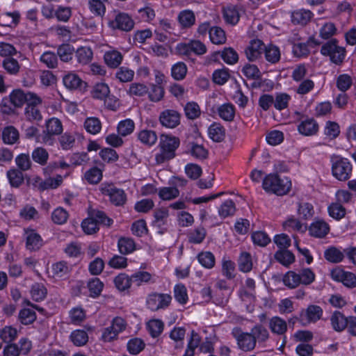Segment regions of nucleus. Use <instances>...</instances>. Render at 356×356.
I'll use <instances>...</instances> for the list:
<instances>
[{
    "mask_svg": "<svg viewBox=\"0 0 356 356\" xmlns=\"http://www.w3.org/2000/svg\"><path fill=\"white\" fill-rule=\"evenodd\" d=\"M180 140L179 138L167 134H162L160 138L161 152L156 155L157 163H163L175 158V151L179 147Z\"/></svg>",
    "mask_w": 356,
    "mask_h": 356,
    "instance_id": "1",
    "label": "nucleus"
},
{
    "mask_svg": "<svg viewBox=\"0 0 356 356\" xmlns=\"http://www.w3.org/2000/svg\"><path fill=\"white\" fill-rule=\"evenodd\" d=\"M291 188V182L288 177H280L275 174L267 175L263 180V188L268 193L277 195L286 194Z\"/></svg>",
    "mask_w": 356,
    "mask_h": 356,
    "instance_id": "2",
    "label": "nucleus"
},
{
    "mask_svg": "<svg viewBox=\"0 0 356 356\" xmlns=\"http://www.w3.org/2000/svg\"><path fill=\"white\" fill-rule=\"evenodd\" d=\"M322 308L316 305H310L306 309H302L298 316H294L291 321H298L302 326H308L311 323H315L323 316Z\"/></svg>",
    "mask_w": 356,
    "mask_h": 356,
    "instance_id": "3",
    "label": "nucleus"
},
{
    "mask_svg": "<svg viewBox=\"0 0 356 356\" xmlns=\"http://www.w3.org/2000/svg\"><path fill=\"white\" fill-rule=\"evenodd\" d=\"M99 191L102 195L108 196L110 202L115 206H123L127 202V195L124 190L117 188L113 183L101 184Z\"/></svg>",
    "mask_w": 356,
    "mask_h": 356,
    "instance_id": "4",
    "label": "nucleus"
},
{
    "mask_svg": "<svg viewBox=\"0 0 356 356\" xmlns=\"http://www.w3.org/2000/svg\"><path fill=\"white\" fill-rule=\"evenodd\" d=\"M332 175L339 181H346L350 177L352 165L347 159L336 158L332 166Z\"/></svg>",
    "mask_w": 356,
    "mask_h": 356,
    "instance_id": "5",
    "label": "nucleus"
},
{
    "mask_svg": "<svg viewBox=\"0 0 356 356\" xmlns=\"http://www.w3.org/2000/svg\"><path fill=\"white\" fill-rule=\"evenodd\" d=\"M10 100L15 107H22L26 102L41 103V99L35 93L24 92L23 90L18 89L13 90L10 95Z\"/></svg>",
    "mask_w": 356,
    "mask_h": 356,
    "instance_id": "6",
    "label": "nucleus"
},
{
    "mask_svg": "<svg viewBox=\"0 0 356 356\" xmlns=\"http://www.w3.org/2000/svg\"><path fill=\"white\" fill-rule=\"evenodd\" d=\"M172 297L169 294L154 293L149 295L147 305L152 311H157L169 306Z\"/></svg>",
    "mask_w": 356,
    "mask_h": 356,
    "instance_id": "7",
    "label": "nucleus"
},
{
    "mask_svg": "<svg viewBox=\"0 0 356 356\" xmlns=\"http://www.w3.org/2000/svg\"><path fill=\"white\" fill-rule=\"evenodd\" d=\"M63 131V125L60 120L52 118L46 122V130L43 131L42 136V143L51 144V137L55 135H59Z\"/></svg>",
    "mask_w": 356,
    "mask_h": 356,
    "instance_id": "8",
    "label": "nucleus"
},
{
    "mask_svg": "<svg viewBox=\"0 0 356 356\" xmlns=\"http://www.w3.org/2000/svg\"><path fill=\"white\" fill-rule=\"evenodd\" d=\"M181 115L173 109H166L162 111L159 115V122L163 127L173 129L180 124Z\"/></svg>",
    "mask_w": 356,
    "mask_h": 356,
    "instance_id": "9",
    "label": "nucleus"
},
{
    "mask_svg": "<svg viewBox=\"0 0 356 356\" xmlns=\"http://www.w3.org/2000/svg\"><path fill=\"white\" fill-rule=\"evenodd\" d=\"M111 26L123 31H130L134 29V21L131 17L125 13H118L114 20L111 22Z\"/></svg>",
    "mask_w": 356,
    "mask_h": 356,
    "instance_id": "10",
    "label": "nucleus"
},
{
    "mask_svg": "<svg viewBox=\"0 0 356 356\" xmlns=\"http://www.w3.org/2000/svg\"><path fill=\"white\" fill-rule=\"evenodd\" d=\"M168 216V210L165 208L155 210L152 226L159 234H163L167 231Z\"/></svg>",
    "mask_w": 356,
    "mask_h": 356,
    "instance_id": "11",
    "label": "nucleus"
},
{
    "mask_svg": "<svg viewBox=\"0 0 356 356\" xmlns=\"http://www.w3.org/2000/svg\"><path fill=\"white\" fill-rule=\"evenodd\" d=\"M234 337L241 350L248 352L255 348L257 342L250 332H241L238 335L234 334Z\"/></svg>",
    "mask_w": 356,
    "mask_h": 356,
    "instance_id": "12",
    "label": "nucleus"
},
{
    "mask_svg": "<svg viewBox=\"0 0 356 356\" xmlns=\"http://www.w3.org/2000/svg\"><path fill=\"white\" fill-rule=\"evenodd\" d=\"M64 86L70 90H84L87 87V83L74 73H68L63 78Z\"/></svg>",
    "mask_w": 356,
    "mask_h": 356,
    "instance_id": "13",
    "label": "nucleus"
},
{
    "mask_svg": "<svg viewBox=\"0 0 356 356\" xmlns=\"http://www.w3.org/2000/svg\"><path fill=\"white\" fill-rule=\"evenodd\" d=\"M265 49V45L260 40H252L245 49L247 58L250 61H254L257 59Z\"/></svg>",
    "mask_w": 356,
    "mask_h": 356,
    "instance_id": "14",
    "label": "nucleus"
},
{
    "mask_svg": "<svg viewBox=\"0 0 356 356\" xmlns=\"http://www.w3.org/2000/svg\"><path fill=\"white\" fill-rule=\"evenodd\" d=\"M330 231V227L327 222L323 220H315L309 226V232L310 235L317 237L323 238Z\"/></svg>",
    "mask_w": 356,
    "mask_h": 356,
    "instance_id": "15",
    "label": "nucleus"
},
{
    "mask_svg": "<svg viewBox=\"0 0 356 356\" xmlns=\"http://www.w3.org/2000/svg\"><path fill=\"white\" fill-rule=\"evenodd\" d=\"M219 54H220L222 59L228 65H234L238 60L237 52L232 47H225L221 52L216 51L211 56L214 60H216Z\"/></svg>",
    "mask_w": 356,
    "mask_h": 356,
    "instance_id": "16",
    "label": "nucleus"
},
{
    "mask_svg": "<svg viewBox=\"0 0 356 356\" xmlns=\"http://www.w3.org/2000/svg\"><path fill=\"white\" fill-rule=\"evenodd\" d=\"M298 131L304 136L315 135L318 131V124L313 118H307L302 121L298 127Z\"/></svg>",
    "mask_w": 356,
    "mask_h": 356,
    "instance_id": "17",
    "label": "nucleus"
},
{
    "mask_svg": "<svg viewBox=\"0 0 356 356\" xmlns=\"http://www.w3.org/2000/svg\"><path fill=\"white\" fill-rule=\"evenodd\" d=\"M348 319L339 311H335L330 316V323L332 327L336 332H341L344 330L348 326Z\"/></svg>",
    "mask_w": 356,
    "mask_h": 356,
    "instance_id": "18",
    "label": "nucleus"
},
{
    "mask_svg": "<svg viewBox=\"0 0 356 356\" xmlns=\"http://www.w3.org/2000/svg\"><path fill=\"white\" fill-rule=\"evenodd\" d=\"M291 17L293 24L306 25L312 18L313 13L309 10L299 9L293 11Z\"/></svg>",
    "mask_w": 356,
    "mask_h": 356,
    "instance_id": "19",
    "label": "nucleus"
},
{
    "mask_svg": "<svg viewBox=\"0 0 356 356\" xmlns=\"http://www.w3.org/2000/svg\"><path fill=\"white\" fill-rule=\"evenodd\" d=\"M223 18L227 24L235 25L239 21V13L236 6L228 5L223 8Z\"/></svg>",
    "mask_w": 356,
    "mask_h": 356,
    "instance_id": "20",
    "label": "nucleus"
},
{
    "mask_svg": "<svg viewBox=\"0 0 356 356\" xmlns=\"http://www.w3.org/2000/svg\"><path fill=\"white\" fill-rule=\"evenodd\" d=\"M178 21L182 29H189L195 23V15L191 10H184L178 15Z\"/></svg>",
    "mask_w": 356,
    "mask_h": 356,
    "instance_id": "21",
    "label": "nucleus"
},
{
    "mask_svg": "<svg viewBox=\"0 0 356 356\" xmlns=\"http://www.w3.org/2000/svg\"><path fill=\"white\" fill-rule=\"evenodd\" d=\"M105 63L111 68L118 67L122 63L123 56L116 50L106 51L104 56Z\"/></svg>",
    "mask_w": 356,
    "mask_h": 356,
    "instance_id": "22",
    "label": "nucleus"
},
{
    "mask_svg": "<svg viewBox=\"0 0 356 356\" xmlns=\"http://www.w3.org/2000/svg\"><path fill=\"white\" fill-rule=\"evenodd\" d=\"M283 227L286 230L297 231L302 233L305 232L307 229L306 224L301 222L300 220L293 216L289 217L283 222Z\"/></svg>",
    "mask_w": 356,
    "mask_h": 356,
    "instance_id": "23",
    "label": "nucleus"
},
{
    "mask_svg": "<svg viewBox=\"0 0 356 356\" xmlns=\"http://www.w3.org/2000/svg\"><path fill=\"white\" fill-rule=\"evenodd\" d=\"M41 103L29 102L25 108V116L29 121H40L42 119V115L40 111L37 107Z\"/></svg>",
    "mask_w": 356,
    "mask_h": 356,
    "instance_id": "24",
    "label": "nucleus"
},
{
    "mask_svg": "<svg viewBox=\"0 0 356 356\" xmlns=\"http://www.w3.org/2000/svg\"><path fill=\"white\" fill-rule=\"evenodd\" d=\"M19 134L17 129L13 126H8L3 129L2 131V140L3 143L13 145L18 141Z\"/></svg>",
    "mask_w": 356,
    "mask_h": 356,
    "instance_id": "25",
    "label": "nucleus"
},
{
    "mask_svg": "<svg viewBox=\"0 0 356 356\" xmlns=\"http://www.w3.org/2000/svg\"><path fill=\"white\" fill-rule=\"evenodd\" d=\"M208 131L209 137L214 142L220 143L225 139V129L220 124H212Z\"/></svg>",
    "mask_w": 356,
    "mask_h": 356,
    "instance_id": "26",
    "label": "nucleus"
},
{
    "mask_svg": "<svg viewBox=\"0 0 356 356\" xmlns=\"http://www.w3.org/2000/svg\"><path fill=\"white\" fill-rule=\"evenodd\" d=\"M250 334L254 338L256 342L262 343L269 338L268 330L261 324L257 323L250 330Z\"/></svg>",
    "mask_w": 356,
    "mask_h": 356,
    "instance_id": "27",
    "label": "nucleus"
},
{
    "mask_svg": "<svg viewBox=\"0 0 356 356\" xmlns=\"http://www.w3.org/2000/svg\"><path fill=\"white\" fill-rule=\"evenodd\" d=\"M269 327L272 332L283 334L287 330V325L284 320L278 316L273 317L269 321Z\"/></svg>",
    "mask_w": 356,
    "mask_h": 356,
    "instance_id": "28",
    "label": "nucleus"
},
{
    "mask_svg": "<svg viewBox=\"0 0 356 356\" xmlns=\"http://www.w3.org/2000/svg\"><path fill=\"white\" fill-rule=\"evenodd\" d=\"M218 113L222 120L231 122L235 116L234 106L230 103H226L218 108Z\"/></svg>",
    "mask_w": 356,
    "mask_h": 356,
    "instance_id": "29",
    "label": "nucleus"
},
{
    "mask_svg": "<svg viewBox=\"0 0 356 356\" xmlns=\"http://www.w3.org/2000/svg\"><path fill=\"white\" fill-rule=\"evenodd\" d=\"M209 38L215 44H225L227 40L225 32L219 26H213L209 29Z\"/></svg>",
    "mask_w": 356,
    "mask_h": 356,
    "instance_id": "30",
    "label": "nucleus"
},
{
    "mask_svg": "<svg viewBox=\"0 0 356 356\" xmlns=\"http://www.w3.org/2000/svg\"><path fill=\"white\" fill-rule=\"evenodd\" d=\"M19 13L17 12L6 13L0 15V24L3 26H15L19 21Z\"/></svg>",
    "mask_w": 356,
    "mask_h": 356,
    "instance_id": "31",
    "label": "nucleus"
},
{
    "mask_svg": "<svg viewBox=\"0 0 356 356\" xmlns=\"http://www.w3.org/2000/svg\"><path fill=\"white\" fill-rule=\"evenodd\" d=\"M42 245V240L40 236L31 231L27 233L26 246L30 250H38Z\"/></svg>",
    "mask_w": 356,
    "mask_h": 356,
    "instance_id": "32",
    "label": "nucleus"
},
{
    "mask_svg": "<svg viewBox=\"0 0 356 356\" xmlns=\"http://www.w3.org/2000/svg\"><path fill=\"white\" fill-rule=\"evenodd\" d=\"M110 94L108 86L105 83H96L92 90V96L98 99L104 100Z\"/></svg>",
    "mask_w": 356,
    "mask_h": 356,
    "instance_id": "33",
    "label": "nucleus"
},
{
    "mask_svg": "<svg viewBox=\"0 0 356 356\" xmlns=\"http://www.w3.org/2000/svg\"><path fill=\"white\" fill-rule=\"evenodd\" d=\"M275 259L285 266H289L295 261L293 254L287 250H279L275 254Z\"/></svg>",
    "mask_w": 356,
    "mask_h": 356,
    "instance_id": "34",
    "label": "nucleus"
},
{
    "mask_svg": "<svg viewBox=\"0 0 356 356\" xmlns=\"http://www.w3.org/2000/svg\"><path fill=\"white\" fill-rule=\"evenodd\" d=\"M132 282V276L129 277L125 273H120L114 279V283L116 288L121 291H125L130 288Z\"/></svg>",
    "mask_w": 356,
    "mask_h": 356,
    "instance_id": "35",
    "label": "nucleus"
},
{
    "mask_svg": "<svg viewBox=\"0 0 356 356\" xmlns=\"http://www.w3.org/2000/svg\"><path fill=\"white\" fill-rule=\"evenodd\" d=\"M108 0H89V9L96 16L103 17L106 13L104 2Z\"/></svg>",
    "mask_w": 356,
    "mask_h": 356,
    "instance_id": "36",
    "label": "nucleus"
},
{
    "mask_svg": "<svg viewBox=\"0 0 356 356\" xmlns=\"http://www.w3.org/2000/svg\"><path fill=\"white\" fill-rule=\"evenodd\" d=\"M324 257L330 262L339 263L343 260L344 254L336 247H330L325 251Z\"/></svg>",
    "mask_w": 356,
    "mask_h": 356,
    "instance_id": "37",
    "label": "nucleus"
},
{
    "mask_svg": "<svg viewBox=\"0 0 356 356\" xmlns=\"http://www.w3.org/2000/svg\"><path fill=\"white\" fill-rule=\"evenodd\" d=\"M193 157L198 159H204L207 157V150L201 145H197L194 143L188 144V151Z\"/></svg>",
    "mask_w": 356,
    "mask_h": 356,
    "instance_id": "38",
    "label": "nucleus"
},
{
    "mask_svg": "<svg viewBox=\"0 0 356 356\" xmlns=\"http://www.w3.org/2000/svg\"><path fill=\"white\" fill-rule=\"evenodd\" d=\"M63 182V177L57 175L56 177H49L40 182L39 191H43L49 189H54L59 186Z\"/></svg>",
    "mask_w": 356,
    "mask_h": 356,
    "instance_id": "39",
    "label": "nucleus"
},
{
    "mask_svg": "<svg viewBox=\"0 0 356 356\" xmlns=\"http://www.w3.org/2000/svg\"><path fill=\"white\" fill-rule=\"evenodd\" d=\"M238 268L244 273L250 272L252 268V261L250 254L243 252L241 254L238 260Z\"/></svg>",
    "mask_w": 356,
    "mask_h": 356,
    "instance_id": "40",
    "label": "nucleus"
},
{
    "mask_svg": "<svg viewBox=\"0 0 356 356\" xmlns=\"http://www.w3.org/2000/svg\"><path fill=\"white\" fill-rule=\"evenodd\" d=\"M7 177L13 187L17 188L24 182V176L21 170L12 169L7 172Z\"/></svg>",
    "mask_w": 356,
    "mask_h": 356,
    "instance_id": "41",
    "label": "nucleus"
},
{
    "mask_svg": "<svg viewBox=\"0 0 356 356\" xmlns=\"http://www.w3.org/2000/svg\"><path fill=\"white\" fill-rule=\"evenodd\" d=\"M283 282L291 289L296 288L301 284L299 273L294 271L287 272L283 277Z\"/></svg>",
    "mask_w": 356,
    "mask_h": 356,
    "instance_id": "42",
    "label": "nucleus"
},
{
    "mask_svg": "<svg viewBox=\"0 0 356 356\" xmlns=\"http://www.w3.org/2000/svg\"><path fill=\"white\" fill-rule=\"evenodd\" d=\"M18 318L23 325H30L35 321L36 314L33 309L24 308L20 310Z\"/></svg>",
    "mask_w": 356,
    "mask_h": 356,
    "instance_id": "43",
    "label": "nucleus"
},
{
    "mask_svg": "<svg viewBox=\"0 0 356 356\" xmlns=\"http://www.w3.org/2000/svg\"><path fill=\"white\" fill-rule=\"evenodd\" d=\"M70 339L75 346H82L88 342V336L86 331L77 330L71 333Z\"/></svg>",
    "mask_w": 356,
    "mask_h": 356,
    "instance_id": "44",
    "label": "nucleus"
},
{
    "mask_svg": "<svg viewBox=\"0 0 356 356\" xmlns=\"http://www.w3.org/2000/svg\"><path fill=\"white\" fill-rule=\"evenodd\" d=\"M187 73L186 65L183 62H178L172 65L171 69L172 76L177 81L185 78Z\"/></svg>",
    "mask_w": 356,
    "mask_h": 356,
    "instance_id": "45",
    "label": "nucleus"
},
{
    "mask_svg": "<svg viewBox=\"0 0 356 356\" xmlns=\"http://www.w3.org/2000/svg\"><path fill=\"white\" fill-rule=\"evenodd\" d=\"M280 49L275 45L265 47L266 59L273 64L277 63L280 60Z\"/></svg>",
    "mask_w": 356,
    "mask_h": 356,
    "instance_id": "46",
    "label": "nucleus"
},
{
    "mask_svg": "<svg viewBox=\"0 0 356 356\" xmlns=\"http://www.w3.org/2000/svg\"><path fill=\"white\" fill-rule=\"evenodd\" d=\"M138 138L141 143L147 145H154L156 140L157 136L154 131L152 130H142L138 134Z\"/></svg>",
    "mask_w": 356,
    "mask_h": 356,
    "instance_id": "47",
    "label": "nucleus"
},
{
    "mask_svg": "<svg viewBox=\"0 0 356 356\" xmlns=\"http://www.w3.org/2000/svg\"><path fill=\"white\" fill-rule=\"evenodd\" d=\"M134 76V71L127 67H120L115 73V77L122 83L130 82Z\"/></svg>",
    "mask_w": 356,
    "mask_h": 356,
    "instance_id": "48",
    "label": "nucleus"
},
{
    "mask_svg": "<svg viewBox=\"0 0 356 356\" xmlns=\"http://www.w3.org/2000/svg\"><path fill=\"white\" fill-rule=\"evenodd\" d=\"M31 293L32 298L38 302L45 298L47 290L42 284L35 283L32 286Z\"/></svg>",
    "mask_w": 356,
    "mask_h": 356,
    "instance_id": "49",
    "label": "nucleus"
},
{
    "mask_svg": "<svg viewBox=\"0 0 356 356\" xmlns=\"http://www.w3.org/2000/svg\"><path fill=\"white\" fill-rule=\"evenodd\" d=\"M92 51L90 48L82 47L79 48L76 52L77 60L79 63L87 64L91 61L92 58Z\"/></svg>",
    "mask_w": 356,
    "mask_h": 356,
    "instance_id": "50",
    "label": "nucleus"
},
{
    "mask_svg": "<svg viewBox=\"0 0 356 356\" xmlns=\"http://www.w3.org/2000/svg\"><path fill=\"white\" fill-rule=\"evenodd\" d=\"M339 47H340L338 45V40L333 38L322 45L321 53L323 56H329L331 60L332 55L335 54V51H337V49Z\"/></svg>",
    "mask_w": 356,
    "mask_h": 356,
    "instance_id": "51",
    "label": "nucleus"
},
{
    "mask_svg": "<svg viewBox=\"0 0 356 356\" xmlns=\"http://www.w3.org/2000/svg\"><path fill=\"white\" fill-rule=\"evenodd\" d=\"M32 159L35 163L44 165L47 163L49 153L43 147H37L32 152Z\"/></svg>",
    "mask_w": 356,
    "mask_h": 356,
    "instance_id": "52",
    "label": "nucleus"
},
{
    "mask_svg": "<svg viewBox=\"0 0 356 356\" xmlns=\"http://www.w3.org/2000/svg\"><path fill=\"white\" fill-rule=\"evenodd\" d=\"M118 248L120 253L127 254L135 250V243L130 238H121L118 241Z\"/></svg>",
    "mask_w": 356,
    "mask_h": 356,
    "instance_id": "53",
    "label": "nucleus"
},
{
    "mask_svg": "<svg viewBox=\"0 0 356 356\" xmlns=\"http://www.w3.org/2000/svg\"><path fill=\"white\" fill-rule=\"evenodd\" d=\"M163 323L160 320H151L147 324V328L150 335L156 338L159 337L163 330Z\"/></svg>",
    "mask_w": 356,
    "mask_h": 356,
    "instance_id": "54",
    "label": "nucleus"
},
{
    "mask_svg": "<svg viewBox=\"0 0 356 356\" xmlns=\"http://www.w3.org/2000/svg\"><path fill=\"white\" fill-rule=\"evenodd\" d=\"M4 70L10 74H16L19 71V64L18 61L12 58H5L2 63Z\"/></svg>",
    "mask_w": 356,
    "mask_h": 356,
    "instance_id": "55",
    "label": "nucleus"
},
{
    "mask_svg": "<svg viewBox=\"0 0 356 356\" xmlns=\"http://www.w3.org/2000/svg\"><path fill=\"white\" fill-rule=\"evenodd\" d=\"M84 127L88 133L96 134L100 131L102 124L97 118H88L84 122Z\"/></svg>",
    "mask_w": 356,
    "mask_h": 356,
    "instance_id": "56",
    "label": "nucleus"
},
{
    "mask_svg": "<svg viewBox=\"0 0 356 356\" xmlns=\"http://www.w3.org/2000/svg\"><path fill=\"white\" fill-rule=\"evenodd\" d=\"M236 211L235 204L231 200L225 201L219 208L218 213L222 218H227L234 214Z\"/></svg>",
    "mask_w": 356,
    "mask_h": 356,
    "instance_id": "57",
    "label": "nucleus"
},
{
    "mask_svg": "<svg viewBox=\"0 0 356 356\" xmlns=\"http://www.w3.org/2000/svg\"><path fill=\"white\" fill-rule=\"evenodd\" d=\"M74 48L69 44H63L57 49V54L62 61L67 62L72 58Z\"/></svg>",
    "mask_w": 356,
    "mask_h": 356,
    "instance_id": "58",
    "label": "nucleus"
},
{
    "mask_svg": "<svg viewBox=\"0 0 356 356\" xmlns=\"http://www.w3.org/2000/svg\"><path fill=\"white\" fill-rule=\"evenodd\" d=\"M197 259L199 263L207 268H211L215 264L214 255L210 252H203L198 254Z\"/></svg>",
    "mask_w": 356,
    "mask_h": 356,
    "instance_id": "59",
    "label": "nucleus"
},
{
    "mask_svg": "<svg viewBox=\"0 0 356 356\" xmlns=\"http://www.w3.org/2000/svg\"><path fill=\"white\" fill-rule=\"evenodd\" d=\"M17 337V330L11 326H6L0 332V338L6 343H12Z\"/></svg>",
    "mask_w": 356,
    "mask_h": 356,
    "instance_id": "60",
    "label": "nucleus"
},
{
    "mask_svg": "<svg viewBox=\"0 0 356 356\" xmlns=\"http://www.w3.org/2000/svg\"><path fill=\"white\" fill-rule=\"evenodd\" d=\"M131 96L143 97L148 93V88L143 83H134L127 91Z\"/></svg>",
    "mask_w": 356,
    "mask_h": 356,
    "instance_id": "61",
    "label": "nucleus"
},
{
    "mask_svg": "<svg viewBox=\"0 0 356 356\" xmlns=\"http://www.w3.org/2000/svg\"><path fill=\"white\" fill-rule=\"evenodd\" d=\"M134 122L132 120L127 119L121 121L118 126V131L122 136H126L134 131Z\"/></svg>",
    "mask_w": 356,
    "mask_h": 356,
    "instance_id": "62",
    "label": "nucleus"
},
{
    "mask_svg": "<svg viewBox=\"0 0 356 356\" xmlns=\"http://www.w3.org/2000/svg\"><path fill=\"white\" fill-rule=\"evenodd\" d=\"M148 97L151 102H158L161 101L164 95V90L159 84H152L151 90H148Z\"/></svg>",
    "mask_w": 356,
    "mask_h": 356,
    "instance_id": "63",
    "label": "nucleus"
},
{
    "mask_svg": "<svg viewBox=\"0 0 356 356\" xmlns=\"http://www.w3.org/2000/svg\"><path fill=\"white\" fill-rule=\"evenodd\" d=\"M353 79L346 74H340L337 79V87L341 92H345L352 86Z\"/></svg>",
    "mask_w": 356,
    "mask_h": 356,
    "instance_id": "64",
    "label": "nucleus"
}]
</instances>
